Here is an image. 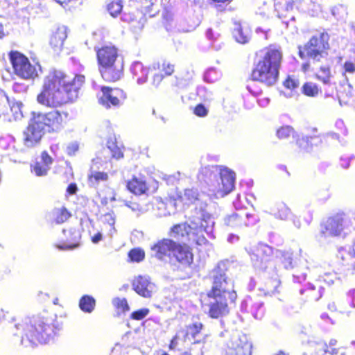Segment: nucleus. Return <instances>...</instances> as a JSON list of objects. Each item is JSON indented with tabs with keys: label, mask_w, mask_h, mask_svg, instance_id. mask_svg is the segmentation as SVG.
<instances>
[{
	"label": "nucleus",
	"mask_w": 355,
	"mask_h": 355,
	"mask_svg": "<svg viewBox=\"0 0 355 355\" xmlns=\"http://www.w3.org/2000/svg\"><path fill=\"white\" fill-rule=\"evenodd\" d=\"M8 328L15 345L33 347L53 340L62 329V324L53 318L36 316L26 321L10 322Z\"/></svg>",
	"instance_id": "f257e3e1"
},
{
	"label": "nucleus",
	"mask_w": 355,
	"mask_h": 355,
	"mask_svg": "<svg viewBox=\"0 0 355 355\" xmlns=\"http://www.w3.org/2000/svg\"><path fill=\"white\" fill-rule=\"evenodd\" d=\"M227 264L220 261L209 273L211 289L207 292L208 302L205 307L212 318H219L228 314L229 306L235 304L237 294L234 288V281L227 274Z\"/></svg>",
	"instance_id": "f03ea898"
},
{
	"label": "nucleus",
	"mask_w": 355,
	"mask_h": 355,
	"mask_svg": "<svg viewBox=\"0 0 355 355\" xmlns=\"http://www.w3.org/2000/svg\"><path fill=\"white\" fill-rule=\"evenodd\" d=\"M85 82V76L76 75L72 80L67 79L60 71H53L46 76L42 92L37 95V102L47 107H56L76 100L79 89Z\"/></svg>",
	"instance_id": "7ed1b4c3"
},
{
	"label": "nucleus",
	"mask_w": 355,
	"mask_h": 355,
	"mask_svg": "<svg viewBox=\"0 0 355 355\" xmlns=\"http://www.w3.org/2000/svg\"><path fill=\"white\" fill-rule=\"evenodd\" d=\"M68 116V112L57 110L48 112H32L28 126L24 131V145L33 147L40 142L46 133L59 132Z\"/></svg>",
	"instance_id": "20e7f679"
},
{
	"label": "nucleus",
	"mask_w": 355,
	"mask_h": 355,
	"mask_svg": "<svg viewBox=\"0 0 355 355\" xmlns=\"http://www.w3.org/2000/svg\"><path fill=\"white\" fill-rule=\"evenodd\" d=\"M198 178L208 187V195L211 198L218 199L233 190L236 175L226 166L211 165L202 168Z\"/></svg>",
	"instance_id": "39448f33"
},
{
	"label": "nucleus",
	"mask_w": 355,
	"mask_h": 355,
	"mask_svg": "<svg viewBox=\"0 0 355 355\" xmlns=\"http://www.w3.org/2000/svg\"><path fill=\"white\" fill-rule=\"evenodd\" d=\"M282 61L280 47L270 46L266 49L264 55L254 62L251 73L252 80L259 81L267 86L275 85L279 77Z\"/></svg>",
	"instance_id": "423d86ee"
},
{
	"label": "nucleus",
	"mask_w": 355,
	"mask_h": 355,
	"mask_svg": "<svg viewBox=\"0 0 355 355\" xmlns=\"http://www.w3.org/2000/svg\"><path fill=\"white\" fill-rule=\"evenodd\" d=\"M96 51L99 71L106 81H116L123 75V62L118 58V50L113 45H105Z\"/></svg>",
	"instance_id": "0eeeda50"
},
{
	"label": "nucleus",
	"mask_w": 355,
	"mask_h": 355,
	"mask_svg": "<svg viewBox=\"0 0 355 355\" xmlns=\"http://www.w3.org/2000/svg\"><path fill=\"white\" fill-rule=\"evenodd\" d=\"M202 211L189 216V221L192 224L191 231L189 233L187 242L198 245H205L207 240L204 232L210 239H214V228L215 222L210 214H203Z\"/></svg>",
	"instance_id": "6e6552de"
},
{
	"label": "nucleus",
	"mask_w": 355,
	"mask_h": 355,
	"mask_svg": "<svg viewBox=\"0 0 355 355\" xmlns=\"http://www.w3.org/2000/svg\"><path fill=\"white\" fill-rule=\"evenodd\" d=\"M329 36L327 33L313 35L304 46H299V55L302 59L309 58L313 64H319L329 55L327 49Z\"/></svg>",
	"instance_id": "1a4fd4ad"
},
{
	"label": "nucleus",
	"mask_w": 355,
	"mask_h": 355,
	"mask_svg": "<svg viewBox=\"0 0 355 355\" xmlns=\"http://www.w3.org/2000/svg\"><path fill=\"white\" fill-rule=\"evenodd\" d=\"M355 230L351 216L345 212L329 217L322 225L320 233L324 237L346 236Z\"/></svg>",
	"instance_id": "9d476101"
},
{
	"label": "nucleus",
	"mask_w": 355,
	"mask_h": 355,
	"mask_svg": "<svg viewBox=\"0 0 355 355\" xmlns=\"http://www.w3.org/2000/svg\"><path fill=\"white\" fill-rule=\"evenodd\" d=\"M273 248L266 244L260 243L254 251L250 254L251 261L255 268L270 274V270L275 271L276 266L271 259Z\"/></svg>",
	"instance_id": "9b49d317"
},
{
	"label": "nucleus",
	"mask_w": 355,
	"mask_h": 355,
	"mask_svg": "<svg viewBox=\"0 0 355 355\" xmlns=\"http://www.w3.org/2000/svg\"><path fill=\"white\" fill-rule=\"evenodd\" d=\"M10 62L15 73L19 77L30 80L38 76L36 67L31 64L29 60L18 51H11L9 54Z\"/></svg>",
	"instance_id": "f8f14e48"
},
{
	"label": "nucleus",
	"mask_w": 355,
	"mask_h": 355,
	"mask_svg": "<svg viewBox=\"0 0 355 355\" xmlns=\"http://www.w3.org/2000/svg\"><path fill=\"white\" fill-rule=\"evenodd\" d=\"M227 353L230 355H251L252 344L246 335L233 333L227 342Z\"/></svg>",
	"instance_id": "ddd939ff"
},
{
	"label": "nucleus",
	"mask_w": 355,
	"mask_h": 355,
	"mask_svg": "<svg viewBox=\"0 0 355 355\" xmlns=\"http://www.w3.org/2000/svg\"><path fill=\"white\" fill-rule=\"evenodd\" d=\"M102 94L98 98V102L106 108L117 107L121 104V101L126 98L125 92L119 88L102 87Z\"/></svg>",
	"instance_id": "4468645a"
},
{
	"label": "nucleus",
	"mask_w": 355,
	"mask_h": 355,
	"mask_svg": "<svg viewBox=\"0 0 355 355\" xmlns=\"http://www.w3.org/2000/svg\"><path fill=\"white\" fill-rule=\"evenodd\" d=\"M204 196L200 195L197 189H186L182 196V200L185 203L193 204L194 207L191 209V215L196 214V212L201 211L203 214H209L207 210V202L203 199Z\"/></svg>",
	"instance_id": "2eb2a0df"
},
{
	"label": "nucleus",
	"mask_w": 355,
	"mask_h": 355,
	"mask_svg": "<svg viewBox=\"0 0 355 355\" xmlns=\"http://www.w3.org/2000/svg\"><path fill=\"white\" fill-rule=\"evenodd\" d=\"M175 247L176 242L171 239H163L150 247L151 255L161 261L171 259Z\"/></svg>",
	"instance_id": "dca6fc26"
},
{
	"label": "nucleus",
	"mask_w": 355,
	"mask_h": 355,
	"mask_svg": "<svg viewBox=\"0 0 355 355\" xmlns=\"http://www.w3.org/2000/svg\"><path fill=\"white\" fill-rule=\"evenodd\" d=\"M132 286L133 290L138 295L146 298L151 297L156 290L155 284L146 275H139L135 277Z\"/></svg>",
	"instance_id": "f3484780"
},
{
	"label": "nucleus",
	"mask_w": 355,
	"mask_h": 355,
	"mask_svg": "<svg viewBox=\"0 0 355 355\" xmlns=\"http://www.w3.org/2000/svg\"><path fill=\"white\" fill-rule=\"evenodd\" d=\"M240 309L242 312L250 313L255 319H261L265 312L263 303L250 296L242 300Z\"/></svg>",
	"instance_id": "a211bd4d"
},
{
	"label": "nucleus",
	"mask_w": 355,
	"mask_h": 355,
	"mask_svg": "<svg viewBox=\"0 0 355 355\" xmlns=\"http://www.w3.org/2000/svg\"><path fill=\"white\" fill-rule=\"evenodd\" d=\"M173 259L182 268H187L193 263V255L191 249L187 245H182L176 243V247L173 248L171 261Z\"/></svg>",
	"instance_id": "6ab92c4d"
},
{
	"label": "nucleus",
	"mask_w": 355,
	"mask_h": 355,
	"mask_svg": "<svg viewBox=\"0 0 355 355\" xmlns=\"http://www.w3.org/2000/svg\"><path fill=\"white\" fill-rule=\"evenodd\" d=\"M52 163V157L46 151H43L41 156L31 164V171L37 177L45 176L50 170Z\"/></svg>",
	"instance_id": "aec40b11"
},
{
	"label": "nucleus",
	"mask_w": 355,
	"mask_h": 355,
	"mask_svg": "<svg viewBox=\"0 0 355 355\" xmlns=\"http://www.w3.org/2000/svg\"><path fill=\"white\" fill-rule=\"evenodd\" d=\"M204 325L200 322H195L186 326L184 330H182L184 341L189 340L193 343H200L204 339L202 331Z\"/></svg>",
	"instance_id": "412c9836"
},
{
	"label": "nucleus",
	"mask_w": 355,
	"mask_h": 355,
	"mask_svg": "<svg viewBox=\"0 0 355 355\" xmlns=\"http://www.w3.org/2000/svg\"><path fill=\"white\" fill-rule=\"evenodd\" d=\"M314 64L318 69L317 73L318 79L325 85L329 84L331 77V67L333 64L332 59L327 55V58L322 59V61L319 62V64Z\"/></svg>",
	"instance_id": "4be33fe9"
},
{
	"label": "nucleus",
	"mask_w": 355,
	"mask_h": 355,
	"mask_svg": "<svg viewBox=\"0 0 355 355\" xmlns=\"http://www.w3.org/2000/svg\"><path fill=\"white\" fill-rule=\"evenodd\" d=\"M130 73L138 85H144L148 80L149 69L139 61H135L130 68Z\"/></svg>",
	"instance_id": "5701e85b"
},
{
	"label": "nucleus",
	"mask_w": 355,
	"mask_h": 355,
	"mask_svg": "<svg viewBox=\"0 0 355 355\" xmlns=\"http://www.w3.org/2000/svg\"><path fill=\"white\" fill-rule=\"evenodd\" d=\"M339 311L349 315L355 309V288L349 289L338 302Z\"/></svg>",
	"instance_id": "b1692460"
},
{
	"label": "nucleus",
	"mask_w": 355,
	"mask_h": 355,
	"mask_svg": "<svg viewBox=\"0 0 355 355\" xmlns=\"http://www.w3.org/2000/svg\"><path fill=\"white\" fill-rule=\"evenodd\" d=\"M270 275H272L271 279L266 283L265 288L262 290L265 296H275L280 293L281 282L277 269L275 271L270 270Z\"/></svg>",
	"instance_id": "393cba45"
},
{
	"label": "nucleus",
	"mask_w": 355,
	"mask_h": 355,
	"mask_svg": "<svg viewBox=\"0 0 355 355\" xmlns=\"http://www.w3.org/2000/svg\"><path fill=\"white\" fill-rule=\"evenodd\" d=\"M192 224L187 223L175 225L171 227L169 235L176 239L187 242L190 232L191 231Z\"/></svg>",
	"instance_id": "a878e982"
},
{
	"label": "nucleus",
	"mask_w": 355,
	"mask_h": 355,
	"mask_svg": "<svg viewBox=\"0 0 355 355\" xmlns=\"http://www.w3.org/2000/svg\"><path fill=\"white\" fill-rule=\"evenodd\" d=\"M128 189L135 195H141L148 189L146 182L144 177L134 176L127 182Z\"/></svg>",
	"instance_id": "bb28decb"
},
{
	"label": "nucleus",
	"mask_w": 355,
	"mask_h": 355,
	"mask_svg": "<svg viewBox=\"0 0 355 355\" xmlns=\"http://www.w3.org/2000/svg\"><path fill=\"white\" fill-rule=\"evenodd\" d=\"M270 214L275 218L286 220L289 219L292 215L291 209L283 202H276L270 208Z\"/></svg>",
	"instance_id": "cd10ccee"
},
{
	"label": "nucleus",
	"mask_w": 355,
	"mask_h": 355,
	"mask_svg": "<svg viewBox=\"0 0 355 355\" xmlns=\"http://www.w3.org/2000/svg\"><path fill=\"white\" fill-rule=\"evenodd\" d=\"M67 37V28L64 26L59 27L53 33L50 38L49 43L55 52H59L61 51Z\"/></svg>",
	"instance_id": "c85d7f7f"
},
{
	"label": "nucleus",
	"mask_w": 355,
	"mask_h": 355,
	"mask_svg": "<svg viewBox=\"0 0 355 355\" xmlns=\"http://www.w3.org/2000/svg\"><path fill=\"white\" fill-rule=\"evenodd\" d=\"M324 288L321 284L315 281V284L308 283L305 289H300V294H304V292L308 293V297L310 300L318 301L323 295Z\"/></svg>",
	"instance_id": "c756f323"
},
{
	"label": "nucleus",
	"mask_w": 355,
	"mask_h": 355,
	"mask_svg": "<svg viewBox=\"0 0 355 355\" xmlns=\"http://www.w3.org/2000/svg\"><path fill=\"white\" fill-rule=\"evenodd\" d=\"M232 35L235 40L242 44L249 42L251 39V31L248 27L243 26L240 23H234Z\"/></svg>",
	"instance_id": "7c9ffc66"
},
{
	"label": "nucleus",
	"mask_w": 355,
	"mask_h": 355,
	"mask_svg": "<svg viewBox=\"0 0 355 355\" xmlns=\"http://www.w3.org/2000/svg\"><path fill=\"white\" fill-rule=\"evenodd\" d=\"M345 348H331L329 349L325 343L319 342L315 344V351L311 355H345Z\"/></svg>",
	"instance_id": "2f4dec72"
},
{
	"label": "nucleus",
	"mask_w": 355,
	"mask_h": 355,
	"mask_svg": "<svg viewBox=\"0 0 355 355\" xmlns=\"http://www.w3.org/2000/svg\"><path fill=\"white\" fill-rule=\"evenodd\" d=\"M313 141L316 144L320 142L321 140L319 137L314 133L311 135H302L300 138H298L296 140V143L299 148L306 152H309L311 150Z\"/></svg>",
	"instance_id": "473e14b6"
},
{
	"label": "nucleus",
	"mask_w": 355,
	"mask_h": 355,
	"mask_svg": "<svg viewBox=\"0 0 355 355\" xmlns=\"http://www.w3.org/2000/svg\"><path fill=\"white\" fill-rule=\"evenodd\" d=\"M70 213L64 207L55 208L51 212V220L56 224L63 223L70 217Z\"/></svg>",
	"instance_id": "72a5a7b5"
},
{
	"label": "nucleus",
	"mask_w": 355,
	"mask_h": 355,
	"mask_svg": "<svg viewBox=\"0 0 355 355\" xmlns=\"http://www.w3.org/2000/svg\"><path fill=\"white\" fill-rule=\"evenodd\" d=\"M102 221L103 223L104 227L102 228V230H107V236H112L113 234L115 232L116 230L114 227L115 224V216L113 212H110L104 214L102 217Z\"/></svg>",
	"instance_id": "f704fd0d"
},
{
	"label": "nucleus",
	"mask_w": 355,
	"mask_h": 355,
	"mask_svg": "<svg viewBox=\"0 0 355 355\" xmlns=\"http://www.w3.org/2000/svg\"><path fill=\"white\" fill-rule=\"evenodd\" d=\"M95 306L96 300L91 295H85L79 300V307L85 313H92L94 310Z\"/></svg>",
	"instance_id": "c9c22d12"
},
{
	"label": "nucleus",
	"mask_w": 355,
	"mask_h": 355,
	"mask_svg": "<svg viewBox=\"0 0 355 355\" xmlns=\"http://www.w3.org/2000/svg\"><path fill=\"white\" fill-rule=\"evenodd\" d=\"M316 281L321 284L322 282L325 283L327 286H330L336 283L340 282V279L338 276L337 273L334 272H324L323 275L319 274L318 278Z\"/></svg>",
	"instance_id": "e433bc0d"
},
{
	"label": "nucleus",
	"mask_w": 355,
	"mask_h": 355,
	"mask_svg": "<svg viewBox=\"0 0 355 355\" xmlns=\"http://www.w3.org/2000/svg\"><path fill=\"white\" fill-rule=\"evenodd\" d=\"M239 214L241 227L254 225L259 221V218L255 214L245 211H239Z\"/></svg>",
	"instance_id": "4c0bfd02"
},
{
	"label": "nucleus",
	"mask_w": 355,
	"mask_h": 355,
	"mask_svg": "<svg viewBox=\"0 0 355 355\" xmlns=\"http://www.w3.org/2000/svg\"><path fill=\"white\" fill-rule=\"evenodd\" d=\"M108 179V175L105 172L93 171L89 175V182L91 185L96 187L101 182H106Z\"/></svg>",
	"instance_id": "58836bf2"
},
{
	"label": "nucleus",
	"mask_w": 355,
	"mask_h": 355,
	"mask_svg": "<svg viewBox=\"0 0 355 355\" xmlns=\"http://www.w3.org/2000/svg\"><path fill=\"white\" fill-rule=\"evenodd\" d=\"M239 211L234 212L230 215L227 216L224 218V223L226 225L234 227L241 228V223L240 221Z\"/></svg>",
	"instance_id": "ea45409f"
},
{
	"label": "nucleus",
	"mask_w": 355,
	"mask_h": 355,
	"mask_svg": "<svg viewBox=\"0 0 355 355\" xmlns=\"http://www.w3.org/2000/svg\"><path fill=\"white\" fill-rule=\"evenodd\" d=\"M302 93L310 97H315L319 93V88L315 83L308 82L302 86Z\"/></svg>",
	"instance_id": "a19ab883"
},
{
	"label": "nucleus",
	"mask_w": 355,
	"mask_h": 355,
	"mask_svg": "<svg viewBox=\"0 0 355 355\" xmlns=\"http://www.w3.org/2000/svg\"><path fill=\"white\" fill-rule=\"evenodd\" d=\"M221 76V73L216 68L210 67L204 73V80L207 83H214Z\"/></svg>",
	"instance_id": "79ce46f5"
},
{
	"label": "nucleus",
	"mask_w": 355,
	"mask_h": 355,
	"mask_svg": "<svg viewBox=\"0 0 355 355\" xmlns=\"http://www.w3.org/2000/svg\"><path fill=\"white\" fill-rule=\"evenodd\" d=\"M105 150L111 153L112 157L117 159L123 157V156L121 149L117 146L116 143L112 141H107V148L105 149Z\"/></svg>",
	"instance_id": "37998d69"
},
{
	"label": "nucleus",
	"mask_w": 355,
	"mask_h": 355,
	"mask_svg": "<svg viewBox=\"0 0 355 355\" xmlns=\"http://www.w3.org/2000/svg\"><path fill=\"white\" fill-rule=\"evenodd\" d=\"M197 95L205 102H211L214 100V94L207 88L203 86L198 87L197 89Z\"/></svg>",
	"instance_id": "c03bdc74"
},
{
	"label": "nucleus",
	"mask_w": 355,
	"mask_h": 355,
	"mask_svg": "<svg viewBox=\"0 0 355 355\" xmlns=\"http://www.w3.org/2000/svg\"><path fill=\"white\" fill-rule=\"evenodd\" d=\"M282 262L286 269H291L293 266V252L291 251H279Z\"/></svg>",
	"instance_id": "a18cd8bd"
},
{
	"label": "nucleus",
	"mask_w": 355,
	"mask_h": 355,
	"mask_svg": "<svg viewBox=\"0 0 355 355\" xmlns=\"http://www.w3.org/2000/svg\"><path fill=\"white\" fill-rule=\"evenodd\" d=\"M157 0H139L141 6V12L144 15L148 14L150 17H153L154 14H152L153 10V7L157 3Z\"/></svg>",
	"instance_id": "49530a36"
},
{
	"label": "nucleus",
	"mask_w": 355,
	"mask_h": 355,
	"mask_svg": "<svg viewBox=\"0 0 355 355\" xmlns=\"http://www.w3.org/2000/svg\"><path fill=\"white\" fill-rule=\"evenodd\" d=\"M251 198H254L252 194H248L247 196H241V194H238L236 199L233 202V205L236 209H240L244 207L243 199L245 200L248 204L252 205Z\"/></svg>",
	"instance_id": "de8ad7c7"
},
{
	"label": "nucleus",
	"mask_w": 355,
	"mask_h": 355,
	"mask_svg": "<svg viewBox=\"0 0 355 355\" xmlns=\"http://www.w3.org/2000/svg\"><path fill=\"white\" fill-rule=\"evenodd\" d=\"M309 268L307 267H304L302 270L295 269V272L293 274V281L295 283H302V282L306 280L307 271Z\"/></svg>",
	"instance_id": "09e8293b"
},
{
	"label": "nucleus",
	"mask_w": 355,
	"mask_h": 355,
	"mask_svg": "<svg viewBox=\"0 0 355 355\" xmlns=\"http://www.w3.org/2000/svg\"><path fill=\"white\" fill-rule=\"evenodd\" d=\"M128 257L132 261L140 262L144 259L145 252L140 248H134L129 252Z\"/></svg>",
	"instance_id": "8fccbe9b"
},
{
	"label": "nucleus",
	"mask_w": 355,
	"mask_h": 355,
	"mask_svg": "<svg viewBox=\"0 0 355 355\" xmlns=\"http://www.w3.org/2000/svg\"><path fill=\"white\" fill-rule=\"evenodd\" d=\"M160 73L164 75V77L170 76L175 72V65L167 60H164L159 67Z\"/></svg>",
	"instance_id": "3c124183"
},
{
	"label": "nucleus",
	"mask_w": 355,
	"mask_h": 355,
	"mask_svg": "<svg viewBox=\"0 0 355 355\" xmlns=\"http://www.w3.org/2000/svg\"><path fill=\"white\" fill-rule=\"evenodd\" d=\"M290 135H293L295 137V131L291 126L286 125L280 128L277 131V136L279 139H286Z\"/></svg>",
	"instance_id": "603ef678"
},
{
	"label": "nucleus",
	"mask_w": 355,
	"mask_h": 355,
	"mask_svg": "<svg viewBox=\"0 0 355 355\" xmlns=\"http://www.w3.org/2000/svg\"><path fill=\"white\" fill-rule=\"evenodd\" d=\"M122 3L121 1L112 2L107 5V10L112 17H116L121 13L122 10Z\"/></svg>",
	"instance_id": "864d4df0"
},
{
	"label": "nucleus",
	"mask_w": 355,
	"mask_h": 355,
	"mask_svg": "<svg viewBox=\"0 0 355 355\" xmlns=\"http://www.w3.org/2000/svg\"><path fill=\"white\" fill-rule=\"evenodd\" d=\"M331 14L337 19H343L347 15L346 8L343 5H338L332 8Z\"/></svg>",
	"instance_id": "5fc2aeb1"
},
{
	"label": "nucleus",
	"mask_w": 355,
	"mask_h": 355,
	"mask_svg": "<svg viewBox=\"0 0 355 355\" xmlns=\"http://www.w3.org/2000/svg\"><path fill=\"white\" fill-rule=\"evenodd\" d=\"M148 313L149 310L148 309H141L137 311H133L131 313L130 318L132 320H141L144 319Z\"/></svg>",
	"instance_id": "6e6d98bb"
},
{
	"label": "nucleus",
	"mask_w": 355,
	"mask_h": 355,
	"mask_svg": "<svg viewBox=\"0 0 355 355\" xmlns=\"http://www.w3.org/2000/svg\"><path fill=\"white\" fill-rule=\"evenodd\" d=\"M115 192L114 189L111 188L107 189V193L105 196L101 197V202L103 205H106L109 202V201H115Z\"/></svg>",
	"instance_id": "4d7b16f0"
},
{
	"label": "nucleus",
	"mask_w": 355,
	"mask_h": 355,
	"mask_svg": "<svg viewBox=\"0 0 355 355\" xmlns=\"http://www.w3.org/2000/svg\"><path fill=\"white\" fill-rule=\"evenodd\" d=\"M299 80L291 76H288L287 79L284 82V87L290 89H295L299 87Z\"/></svg>",
	"instance_id": "13d9d810"
},
{
	"label": "nucleus",
	"mask_w": 355,
	"mask_h": 355,
	"mask_svg": "<svg viewBox=\"0 0 355 355\" xmlns=\"http://www.w3.org/2000/svg\"><path fill=\"white\" fill-rule=\"evenodd\" d=\"M209 110L202 103L198 104L193 110V113L199 117H205L208 114Z\"/></svg>",
	"instance_id": "bf43d9fd"
},
{
	"label": "nucleus",
	"mask_w": 355,
	"mask_h": 355,
	"mask_svg": "<svg viewBox=\"0 0 355 355\" xmlns=\"http://www.w3.org/2000/svg\"><path fill=\"white\" fill-rule=\"evenodd\" d=\"M79 145L77 142L69 144L66 148V153L69 156H73L78 151Z\"/></svg>",
	"instance_id": "052dcab7"
},
{
	"label": "nucleus",
	"mask_w": 355,
	"mask_h": 355,
	"mask_svg": "<svg viewBox=\"0 0 355 355\" xmlns=\"http://www.w3.org/2000/svg\"><path fill=\"white\" fill-rule=\"evenodd\" d=\"M114 303L116 304V305L118 308L121 309L123 312H125L127 311H129V309H130L129 305L125 299H119V298L115 299Z\"/></svg>",
	"instance_id": "680f3d73"
},
{
	"label": "nucleus",
	"mask_w": 355,
	"mask_h": 355,
	"mask_svg": "<svg viewBox=\"0 0 355 355\" xmlns=\"http://www.w3.org/2000/svg\"><path fill=\"white\" fill-rule=\"evenodd\" d=\"M164 78V75L162 73H156L152 77L151 84L155 87H158Z\"/></svg>",
	"instance_id": "e2e57ef3"
},
{
	"label": "nucleus",
	"mask_w": 355,
	"mask_h": 355,
	"mask_svg": "<svg viewBox=\"0 0 355 355\" xmlns=\"http://www.w3.org/2000/svg\"><path fill=\"white\" fill-rule=\"evenodd\" d=\"M354 159V155H344L340 159V165L343 168H347L349 166L350 162Z\"/></svg>",
	"instance_id": "0e129e2a"
},
{
	"label": "nucleus",
	"mask_w": 355,
	"mask_h": 355,
	"mask_svg": "<svg viewBox=\"0 0 355 355\" xmlns=\"http://www.w3.org/2000/svg\"><path fill=\"white\" fill-rule=\"evenodd\" d=\"M205 35L206 37L211 42L216 41L220 36V34L218 32L214 31L211 28L206 31Z\"/></svg>",
	"instance_id": "69168bd1"
},
{
	"label": "nucleus",
	"mask_w": 355,
	"mask_h": 355,
	"mask_svg": "<svg viewBox=\"0 0 355 355\" xmlns=\"http://www.w3.org/2000/svg\"><path fill=\"white\" fill-rule=\"evenodd\" d=\"M78 246V243L72 244L55 245L56 248L60 250H71L77 248Z\"/></svg>",
	"instance_id": "338daca9"
},
{
	"label": "nucleus",
	"mask_w": 355,
	"mask_h": 355,
	"mask_svg": "<svg viewBox=\"0 0 355 355\" xmlns=\"http://www.w3.org/2000/svg\"><path fill=\"white\" fill-rule=\"evenodd\" d=\"M12 140V138L10 136H8L6 138H0V146L5 150L8 149Z\"/></svg>",
	"instance_id": "774afa93"
}]
</instances>
